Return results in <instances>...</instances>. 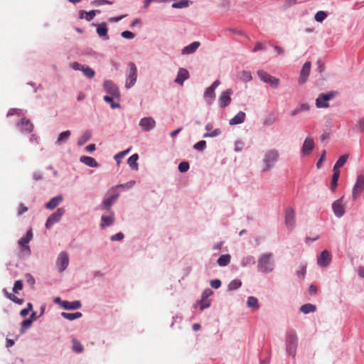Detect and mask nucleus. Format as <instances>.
I'll use <instances>...</instances> for the list:
<instances>
[{
	"label": "nucleus",
	"mask_w": 364,
	"mask_h": 364,
	"mask_svg": "<svg viewBox=\"0 0 364 364\" xmlns=\"http://www.w3.org/2000/svg\"><path fill=\"white\" fill-rule=\"evenodd\" d=\"M31 324H32V321L30 318L24 320L21 323V332L23 333L24 331V330L30 328Z\"/></svg>",
	"instance_id": "obj_48"
},
{
	"label": "nucleus",
	"mask_w": 364,
	"mask_h": 364,
	"mask_svg": "<svg viewBox=\"0 0 364 364\" xmlns=\"http://www.w3.org/2000/svg\"><path fill=\"white\" fill-rule=\"evenodd\" d=\"M28 208L26 206H24L23 204H20L18 209V214L21 215L26 212Z\"/></svg>",
	"instance_id": "obj_63"
},
{
	"label": "nucleus",
	"mask_w": 364,
	"mask_h": 364,
	"mask_svg": "<svg viewBox=\"0 0 364 364\" xmlns=\"http://www.w3.org/2000/svg\"><path fill=\"white\" fill-rule=\"evenodd\" d=\"M232 91L231 90H227L222 92L220 98L219 102L222 107H225L228 106L231 102L230 95H232Z\"/></svg>",
	"instance_id": "obj_19"
},
{
	"label": "nucleus",
	"mask_w": 364,
	"mask_h": 364,
	"mask_svg": "<svg viewBox=\"0 0 364 364\" xmlns=\"http://www.w3.org/2000/svg\"><path fill=\"white\" fill-rule=\"evenodd\" d=\"M129 73L127 77L125 86L127 88L132 87L136 81L137 69L134 63H129Z\"/></svg>",
	"instance_id": "obj_7"
},
{
	"label": "nucleus",
	"mask_w": 364,
	"mask_h": 364,
	"mask_svg": "<svg viewBox=\"0 0 364 364\" xmlns=\"http://www.w3.org/2000/svg\"><path fill=\"white\" fill-rule=\"evenodd\" d=\"M33 237V232L31 230H29L26 235L22 237L19 241L18 245L21 246V251L26 255H28L31 253V249L28 245V242L31 240Z\"/></svg>",
	"instance_id": "obj_6"
},
{
	"label": "nucleus",
	"mask_w": 364,
	"mask_h": 364,
	"mask_svg": "<svg viewBox=\"0 0 364 364\" xmlns=\"http://www.w3.org/2000/svg\"><path fill=\"white\" fill-rule=\"evenodd\" d=\"M17 126L21 132L31 133L33 129V124L26 118H23Z\"/></svg>",
	"instance_id": "obj_17"
},
{
	"label": "nucleus",
	"mask_w": 364,
	"mask_h": 364,
	"mask_svg": "<svg viewBox=\"0 0 364 364\" xmlns=\"http://www.w3.org/2000/svg\"><path fill=\"white\" fill-rule=\"evenodd\" d=\"M82 306L80 301H64L63 302V308L66 310H75L79 309Z\"/></svg>",
	"instance_id": "obj_25"
},
{
	"label": "nucleus",
	"mask_w": 364,
	"mask_h": 364,
	"mask_svg": "<svg viewBox=\"0 0 364 364\" xmlns=\"http://www.w3.org/2000/svg\"><path fill=\"white\" fill-rule=\"evenodd\" d=\"M241 285H242V282L240 280L234 279L232 282H230V284H228V289L230 291L235 290V289H238L239 287H240Z\"/></svg>",
	"instance_id": "obj_42"
},
{
	"label": "nucleus",
	"mask_w": 364,
	"mask_h": 364,
	"mask_svg": "<svg viewBox=\"0 0 364 364\" xmlns=\"http://www.w3.org/2000/svg\"><path fill=\"white\" fill-rule=\"evenodd\" d=\"M91 136H92V132L91 131H86L79 138L78 141H77V144L79 146H82L83 144H85L87 141L90 140V139L91 138Z\"/></svg>",
	"instance_id": "obj_34"
},
{
	"label": "nucleus",
	"mask_w": 364,
	"mask_h": 364,
	"mask_svg": "<svg viewBox=\"0 0 364 364\" xmlns=\"http://www.w3.org/2000/svg\"><path fill=\"white\" fill-rule=\"evenodd\" d=\"M348 159V154H344L341 156L334 164L333 171H340V168H341L346 163Z\"/></svg>",
	"instance_id": "obj_29"
},
{
	"label": "nucleus",
	"mask_w": 364,
	"mask_h": 364,
	"mask_svg": "<svg viewBox=\"0 0 364 364\" xmlns=\"http://www.w3.org/2000/svg\"><path fill=\"white\" fill-rule=\"evenodd\" d=\"M122 36L124 38H127V39H132L134 38V34L129 31H123L122 33H121Z\"/></svg>",
	"instance_id": "obj_53"
},
{
	"label": "nucleus",
	"mask_w": 364,
	"mask_h": 364,
	"mask_svg": "<svg viewBox=\"0 0 364 364\" xmlns=\"http://www.w3.org/2000/svg\"><path fill=\"white\" fill-rule=\"evenodd\" d=\"M333 173L331 182V190L334 192L338 184V180L340 176V171H333Z\"/></svg>",
	"instance_id": "obj_36"
},
{
	"label": "nucleus",
	"mask_w": 364,
	"mask_h": 364,
	"mask_svg": "<svg viewBox=\"0 0 364 364\" xmlns=\"http://www.w3.org/2000/svg\"><path fill=\"white\" fill-rule=\"evenodd\" d=\"M189 169V164L186 161H183L178 165V170L182 172H186Z\"/></svg>",
	"instance_id": "obj_49"
},
{
	"label": "nucleus",
	"mask_w": 364,
	"mask_h": 364,
	"mask_svg": "<svg viewBox=\"0 0 364 364\" xmlns=\"http://www.w3.org/2000/svg\"><path fill=\"white\" fill-rule=\"evenodd\" d=\"M296 0H286L284 3V7L289 8L291 6H294L296 4Z\"/></svg>",
	"instance_id": "obj_62"
},
{
	"label": "nucleus",
	"mask_w": 364,
	"mask_h": 364,
	"mask_svg": "<svg viewBox=\"0 0 364 364\" xmlns=\"http://www.w3.org/2000/svg\"><path fill=\"white\" fill-rule=\"evenodd\" d=\"M220 134V130L219 129H216L213 132H212L211 133H206V134H205L203 135V137H205V138H207V137H214V136H218Z\"/></svg>",
	"instance_id": "obj_52"
},
{
	"label": "nucleus",
	"mask_w": 364,
	"mask_h": 364,
	"mask_svg": "<svg viewBox=\"0 0 364 364\" xmlns=\"http://www.w3.org/2000/svg\"><path fill=\"white\" fill-rule=\"evenodd\" d=\"M245 113L239 112L233 118L230 120L231 125H235L242 123L245 121Z\"/></svg>",
	"instance_id": "obj_27"
},
{
	"label": "nucleus",
	"mask_w": 364,
	"mask_h": 364,
	"mask_svg": "<svg viewBox=\"0 0 364 364\" xmlns=\"http://www.w3.org/2000/svg\"><path fill=\"white\" fill-rule=\"evenodd\" d=\"M124 238V234L122 232H118L111 237V240L119 241Z\"/></svg>",
	"instance_id": "obj_55"
},
{
	"label": "nucleus",
	"mask_w": 364,
	"mask_h": 364,
	"mask_svg": "<svg viewBox=\"0 0 364 364\" xmlns=\"http://www.w3.org/2000/svg\"><path fill=\"white\" fill-rule=\"evenodd\" d=\"M118 197H119V193H117L113 194L112 196L105 198L103 200L100 208L102 210H109L110 207L115 202V200L118 198Z\"/></svg>",
	"instance_id": "obj_18"
},
{
	"label": "nucleus",
	"mask_w": 364,
	"mask_h": 364,
	"mask_svg": "<svg viewBox=\"0 0 364 364\" xmlns=\"http://www.w3.org/2000/svg\"><path fill=\"white\" fill-rule=\"evenodd\" d=\"M325 159H326V151L323 150L322 151V154H321V156L319 160L318 161V162L316 164V166L318 168H321V167L322 166V162L323 161H325Z\"/></svg>",
	"instance_id": "obj_54"
},
{
	"label": "nucleus",
	"mask_w": 364,
	"mask_h": 364,
	"mask_svg": "<svg viewBox=\"0 0 364 364\" xmlns=\"http://www.w3.org/2000/svg\"><path fill=\"white\" fill-rule=\"evenodd\" d=\"M257 75L260 78L261 80L266 83H269L274 88H277L279 83V79L275 77H273L266 73L265 71L260 70L257 71Z\"/></svg>",
	"instance_id": "obj_8"
},
{
	"label": "nucleus",
	"mask_w": 364,
	"mask_h": 364,
	"mask_svg": "<svg viewBox=\"0 0 364 364\" xmlns=\"http://www.w3.org/2000/svg\"><path fill=\"white\" fill-rule=\"evenodd\" d=\"M364 191V175L357 176L355 183L352 190V198L355 200Z\"/></svg>",
	"instance_id": "obj_5"
},
{
	"label": "nucleus",
	"mask_w": 364,
	"mask_h": 364,
	"mask_svg": "<svg viewBox=\"0 0 364 364\" xmlns=\"http://www.w3.org/2000/svg\"><path fill=\"white\" fill-rule=\"evenodd\" d=\"M316 309V307L315 305L311 304H306L304 305H302L300 308V310L304 314H309L311 312H314Z\"/></svg>",
	"instance_id": "obj_37"
},
{
	"label": "nucleus",
	"mask_w": 364,
	"mask_h": 364,
	"mask_svg": "<svg viewBox=\"0 0 364 364\" xmlns=\"http://www.w3.org/2000/svg\"><path fill=\"white\" fill-rule=\"evenodd\" d=\"M200 43L198 41H194L191 43L190 45L184 47L182 50L183 55H189L196 52V50L198 48Z\"/></svg>",
	"instance_id": "obj_24"
},
{
	"label": "nucleus",
	"mask_w": 364,
	"mask_h": 364,
	"mask_svg": "<svg viewBox=\"0 0 364 364\" xmlns=\"http://www.w3.org/2000/svg\"><path fill=\"white\" fill-rule=\"evenodd\" d=\"M205 147H206V141H203V140L197 142L194 145V149L198 151H203Z\"/></svg>",
	"instance_id": "obj_50"
},
{
	"label": "nucleus",
	"mask_w": 364,
	"mask_h": 364,
	"mask_svg": "<svg viewBox=\"0 0 364 364\" xmlns=\"http://www.w3.org/2000/svg\"><path fill=\"white\" fill-rule=\"evenodd\" d=\"M139 127L145 132H149L156 126V121L152 117L141 118L139 123Z\"/></svg>",
	"instance_id": "obj_11"
},
{
	"label": "nucleus",
	"mask_w": 364,
	"mask_h": 364,
	"mask_svg": "<svg viewBox=\"0 0 364 364\" xmlns=\"http://www.w3.org/2000/svg\"><path fill=\"white\" fill-rule=\"evenodd\" d=\"M130 151V149H128L125 151H121L114 156V159L119 164L121 159L124 158L129 152Z\"/></svg>",
	"instance_id": "obj_47"
},
{
	"label": "nucleus",
	"mask_w": 364,
	"mask_h": 364,
	"mask_svg": "<svg viewBox=\"0 0 364 364\" xmlns=\"http://www.w3.org/2000/svg\"><path fill=\"white\" fill-rule=\"evenodd\" d=\"M272 258L273 254L271 252L262 254L258 259V270L264 273L272 272L274 266Z\"/></svg>",
	"instance_id": "obj_1"
},
{
	"label": "nucleus",
	"mask_w": 364,
	"mask_h": 364,
	"mask_svg": "<svg viewBox=\"0 0 364 364\" xmlns=\"http://www.w3.org/2000/svg\"><path fill=\"white\" fill-rule=\"evenodd\" d=\"M297 341L298 340L295 332L290 331L287 335V350L289 354L293 357L296 355Z\"/></svg>",
	"instance_id": "obj_4"
},
{
	"label": "nucleus",
	"mask_w": 364,
	"mask_h": 364,
	"mask_svg": "<svg viewBox=\"0 0 364 364\" xmlns=\"http://www.w3.org/2000/svg\"><path fill=\"white\" fill-rule=\"evenodd\" d=\"M212 294L213 291L210 289H207L203 291L202 294V299H203V300L207 299V298L210 296Z\"/></svg>",
	"instance_id": "obj_60"
},
{
	"label": "nucleus",
	"mask_w": 364,
	"mask_h": 364,
	"mask_svg": "<svg viewBox=\"0 0 364 364\" xmlns=\"http://www.w3.org/2000/svg\"><path fill=\"white\" fill-rule=\"evenodd\" d=\"M285 225L288 229L292 230L295 227V212L291 207H288L284 213Z\"/></svg>",
	"instance_id": "obj_9"
},
{
	"label": "nucleus",
	"mask_w": 364,
	"mask_h": 364,
	"mask_svg": "<svg viewBox=\"0 0 364 364\" xmlns=\"http://www.w3.org/2000/svg\"><path fill=\"white\" fill-rule=\"evenodd\" d=\"M188 6H189V1H188V0H181L178 2H177V3H174L172 5V7L173 8H176V9H181V8L188 7Z\"/></svg>",
	"instance_id": "obj_44"
},
{
	"label": "nucleus",
	"mask_w": 364,
	"mask_h": 364,
	"mask_svg": "<svg viewBox=\"0 0 364 364\" xmlns=\"http://www.w3.org/2000/svg\"><path fill=\"white\" fill-rule=\"evenodd\" d=\"M231 257L230 255H223L218 259V264L220 267L227 266L230 262Z\"/></svg>",
	"instance_id": "obj_33"
},
{
	"label": "nucleus",
	"mask_w": 364,
	"mask_h": 364,
	"mask_svg": "<svg viewBox=\"0 0 364 364\" xmlns=\"http://www.w3.org/2000/svg\"><path fill=\"white\" fill-rule=\"evenodd\" d=\"M357 127L360 132H364V117L358 121Z\"/></svg>",
	"instance_id": "obj_57"
},
{
	"label": "nucleus",
	"mask_w": 364,
	"mask_h": 364,
	"mask_svg": "<svg viewBox=\"0 0 364 364\" xmlns=\"http://www.w3.org/2000/svg\"><path fill=\"white\" fill-rule=\"evenodd\" d=\"M107 24L105 22L100 23L97 28V33L100 37H102L105 40H108Z\"/></svg>",
	"instance_id": "obj_26"
},
{
	"label": "nucleus",
	"mask_w": 364,
	"mask_h": 364,
	"mask_svg": "<svg viewBox=\"0 0 364 364\" xmlns=\"http://www.w3.org/2000/svg\"><path fill=\"white\" fill-rule=\"evenodd\" d=\"M71 67L73 69L75 70H82L84 65H81L77 62H74L71 64Z\"/></svg>",
	"instance_id": "obj_58"
},
{
	"label": "nucleus",
	"mask_w": 364,
	"mask_h": 364,
	"mask_svg": "<svg viewBox=\"0 0 364 364\" xmlns=\"http://www.w3.org/2000/svg\"><path fill=\"white\" fill-rule=\"evenodd\" d=\"M63 200L62 196H57L52 198L46 204V208L49 210H53L56 208Z\"/></svg>",
	"instance_id": "obj_23"
},
{
	"label": "nucleus",
	"mask_w": 364,
	"mask_h": 364,
	"mask_svg": "<svg viewBox=\"0 0 364 364\" xmlns=\"http://www.w3.org/2000/svg\"><path fill=\"white\" fill-rule=\"evenodd\" d=\"M65 213V209L63 208H58V210L53 214H51L46 223V227L49 229L53 224L60 221V218Z\"/></svg>",
	"instance_id": "obj_10"
},
{
	"label": "nucleus",
	"mask_w": 364,
	"mask_h": 364,
	"mask_svg": "<svg viewBox=\"0 0 364 364\" xmlns=\"http://www.w3.org/2000/svg\"><path fill=\"white\" fill-rule=\"evenodd\" d=\"M104 89L112 96L118 98L120 95L119 91L117 85L111 80H106L104 82Z\"/></svg>",
	"instance_id": "obj_12"
},
{
	"label": "nucleus",
	"mask_w": 364,
	"mask_h": 364,
	"mask_svg": "<svg viewBox=\"0 0 364 364\" xmlns=\"http://www.w3.org/2000/svg\"><path fill=\"white\" fill-rule=\"evenodd\" d=\"M248 307L252 308L253 311L257 310L259 308L258 300L255 296H249L247 301Z\"/></svg>",
	"instance_id": "obj_31"
},
{
	"label": "nucleus",
	"mask_w": 364,
	"mask_h": 364,
	"mask_svg": "<svg viewBox=\"0 0 364 364\" xmlns=\"http://www.w3.org/2000/svg\"><path fill=\"white\" fill-rule=\"evenodd\" d=\"M138 158H139L138 154H134L132 156H131L129 158L128 161H127V163H128L129 166L133 170H137L138 169V164H137V162H136L137 160H138Z\"/></svg>",
	"instance_id": "obj_35"
},
{
	"label": "nucleus",
	"mask_w": 364,
	"mask_h": 364,
	"mask_svg": "<svg viewBox=\"0 0 364 364\" xmlns=\"http://www.w3.org/2000/svg\"><path fill=\"white\" fill-rule=\"evenodd\" d=\"M279 154L276 149H270L265 152L263 157L264 168L263 171H269L274 167L275 164L279 161Z\"/></svg>",
	"instance_id": "obj_2"
},
{
	"label": "nucleus",
	"mask_w": 364,
	"mask_h": 364,
	"mask_svg": "<svg viewBox=\"0 0 364 364\" xmlns=\"http://www.w3.org/2000/svg\"><path fill=\"white\" fill-rule=\"evenodd\" d=\"M82 72L88 78H92L95 76V74L94 70L92 69L91 68H90L87 65H84V67H83V68L82 70Z\"/></svg>",
	"instance_id": "obj_41"
},
{
	"label": "nucleus",
	"mask_w": 364,
	"mask_h": 364,
	"mask_svg": "<svg viewBox=\"0 0 364 364\" xmlns=\"http://www.w3.org/2000/svg\"><path fill=\"white\" fill-rule=\"evenodd\" d=\"M337 95L336 92L331 91L326 94H320L316 100V105L318 108H327L329 107L328 101Z\"/></svg>",
	"instance_id": "obj_3"
},
{
	"label": "nucleus",
	"mask_w": 364,
	"mask_h": 364,
	"mask_svg": "<svg viewBox=\"0 0 364 364\" xmlns=\"http://www.w3.org/2000/svg\"><path fill=\"white\" fill-rule=\"evenodd\" d=\"M331 260V256L327 250L321 252V255L317 259V263L321 267H326L329 264Z\"/></svg>",
	"instance_id": "obj_16"
},
{
	"label": "nucleus",
	"mask_w": 364,
	"mask_h": 364,
	"mask_svg": "<svg viewBox=\"0 0 364 364\" xmlns=\"http://www.w3.org/2000/svg\"><path fill=\"white\" fill-rule=\"evenodd\" d=\"M210 286L214 289H218L221 286V282L219 279L211 280Z\"/></svg>",
	"instance_id": "obj_56"
},
{
	"label": "nucleus",
	"mask_w": 364,
	"mask_h": 364,
	"mask_svg": "<svg viewBox=\"0 0 364 364\" xmlns=\"http://www.w3.org/2000/svg\"><path fill=\"white\" fill-rule=\"evenodd\" d=\"M73 350L77 353H81L83 351L82 345L76 339L73 340Z\"/></svg>",
	"instance_id": "obj_43"
},
{
	"label": "nucleus",
	"mask_w": 364,
	"mask_h": 364,
	"mask_svg": "<svg viewBox=\"0 0 364 364\" xmlns=\"http://www.w3.org/2000/svg\"><path fill=\"white\" fill-rule=\"evenodd\" d=\"M69 264L68 255L65 252H62L58 255L56 264L60 272H63Z\"/></svg>",
	"instance_id": "obj_13"
},
{
	"label": "nucleus",
	"mask_w": 364,
	"mask_h": 364,
	"mask_svg": "<svg viewBox=\"0 0 364 364\" xmlns=\"http://www.w3.org/2000/svg\"><path fill=\"white\" fill-rule=\"evenodd\" d=\"M332 208L333 210L334 214L338 217L341 218L343 216L345 213V207L343 204V197L340 199L336 200L333 205Z\"/></svg>",
	"instance_id": "obj_15"
},
{
	"label": "nucleus",
	"mask_w": 364,
	"mask_h": 364,
	"mask_svg": "<svg viewBox=\"0 0 364 364\" xmlns=\"http://www.w3.org/2000/svg\"><path fill=\"white\" fill-rule=\"evenodd\" d=\"M62 317H63L65 319H68L69 321H73L77 318H79L82 317V313L80 312H75V313H66V312H62L61 313Z\"/></svg>",
	"instance_id": "obj_32"
},
{
	"label": "nucleus",
	"mask_w": 364,
	"mask_h": 364,
	"mask_svg": "<svg viewBox=\"0 0 364 364\" xmlns=\"http://www.w3.org/2000/svg\"><path fill=\"white\" fill-rule=\"evenodd\" d=\"M80 161L86 164L87 166L90 167H97L99 166L98 163L96 161V160L90 156H82L80 158Z\"/></svg>",
	"instance_id": "obj_28"
},
{
	"label": "nucleus",
	"mask_w": 364,
	"mask_h": 364,
	"mask_svg": "<svg viewBox=\"0 0 364 364\" xmlns=\"http://www.w3.org/2000/svg\"><path fill=\"white\" fill-rule=\"evenodd\" d=\"M71 135V132L70 131H65L60 134L58 139L56 141L57 144H61L65 141H67Z\"/></svg>",
	"instance_id": "obj_39"
},
{
	"label": "nucleus",
	"mask_w": 364,
	"mask_h": 364,
	"mask_svg": "<svg viewBox=\"0 0 364 364\" xmlns=\"http://www.w3.org/2000/svg\"><path fill=\"white\" fill-rule=\"evenodd\" d=\"M215 90L209 87L204 92V98L208 102L211 103L215 99Z\"/></svg>",
	"instance_id": "obj_30"
},
{
	"label": "nucleus",
	"mask_w": 364,
	"mask_h": 364,
	"mask_svg": "<svg viewBox=\"0 0 364 364\" xmlns=\"http://www.w3.org/2000/svg\"><path fill=\"white\" fill-rule=\"evenodd\" d=\"M326 16L327 15L324 11H319L315 14L314 18L318 22H322Z\"/></svg>",
	"instance_id": "obj_45"
},
{
	"label": "nucleus",
	"mask_w": 364,
	"mask_h": 364,
	"mask_svg": "<svg viewBox=\"0 0 364 364\" xmlns=\"http://www.w3.org/2000/svg\"><path fill=\"white\" fill-rule=\"evenodd\" d=\"M231 2L230 0H222L220 3V6L223 9H228L230 6Z\"/></svg>",
	"instance_id": "obj_61"
},
{
	"label": "nucleus",
	"mask_w": 364,
	"mask_h": 364,
	"mask_svg": "<svg viewBox=\"0 0 364 364\" xmlns=\"http://www.w3.org/2000/svg\"><path fill=\"white\" fill-rule=\"evenodd\" d=\"M4 293L5 294V295L6 296L7 298L11 299L14 302L18 304H22L23 303V299H18L14 294L9 293L6 289H4Z\"/></svg>",
	"instance_id": "obj_40"
},
{
	"label": "nucleus",
	"mask_w": 364,
	"mask_h": 364,
	"mask_svg": "<svg viewBox=\"0 0 364 364\" xmlns=\"http://www.w3.org/2000/svg\"><path fill=\"white\" fill-rule=\"evenodd\" d=\"M314 142L313 139L311 138H306L303 144L301 152L304 155H309L311 152V151L314 149Z\"/></svg>",
	"instance_id": "obj_20"
},
{
	"label": "nucleus",
	"mask_w": 364,
	"mask_h": 364,
	"mask_svg": "<svg viewBox=\"0 0 364 364\" xmlns=\"http://www.w3.org/2000/svg\"><path fill=\"white\" fill-rule=\"evenodd\" d=\"M308 291H309V294H311V295L316 294L317 292V287L315 285L311 284L309 287Z\"/></svg>",
	"instance_id": "obj_64"
},
{
	"label": "nucleus",
	"mask_w": 364,
	"mask_h": 364,
	"mask_svg": "<svg viewBox=\"0 0 364 364\" xmlns=\"http://www.w3.org/2000/svg\"><path fill=\"white\" fill-rule=\"evenodd\" d=\"M311 66V64L309 61L306 62L304 64V65L301 70L300 76L299 78V84H304V82H306L308 77L309 75V73H310Z\"/></svg>",
	"instance_id": "obj_14"
},
{
	"label": "nucleus",
	"mask_w": 364,
	"mask_h": 364,
	"mask_svg": "<svg viewBox=\"0 0 364 364\" xmlns=\"http://www.w3.org/2000/svg\"><path fill=\"white\" fill-rule=\"evenodd\" d=\"M210 306V301L207 299L203 300V299L200 301V310L203 311L205 308H208Z\"/></svg>",
	"instance_id": "obj_59"
},
{
	"label": "nucleus",
	"mask_w": 364,
	"mask_h": 364,
	"mask_svg": "<svg viewBox=\"0 0 364 364\" xmlns=\"http://www.w3.org/2000/svg\"><path fill=\"white\" fill-rule=\"evenodd\" d=\"M80 18H85L87 21H92L95 16V11H90L89 12H87L85 11H80Z\"/></svg>",
	"instance_id": "obj_38"
},
{
	"label": "nucleus",
	"mask_w": 364,
	"mask_h": 364,
	"mask_svg": "<svg viewBox=\"0 0 364 364\" xmlns=\"http://www.w3.org/2000/svg\"><path fill=\"white\" fill-rule=\"evenodd\" d=\"M189 78V73L185 68H180L178 71V74L175 82L181 85L183 84V82Z\"/></svg>",
	"instance_id": "obj_21"
},
{
	"label": "nucleus",
	"mask_w": 364,
	"mask_h": 364,
	"mask_svg": "<svg viewBox=\"0 0 364 364\" xmlns=\"http://www.w3.org/2000/svg\"><path fill=\"white\" fill-rule=\"evenodd\" d=\"M23 289V282L21 280H17L14 283V286L13 288V291L14 293H18V291H21Z\"/></svg>",
	"instance_id": "obj_51"
},
{
	"label": "nucleus",
	"mask_w": 364,
	"mask_h": 364,
	"mask_svg": "<svg viewBox=\"0 0 364 364\" xmlns=\"http://www.w3.org/2000/svg\"><path fill=\"white\" fill-rule=\"evenodd\" d=\"M114 214L112 211L109 213L108 215H102L101 218V227L104 228L106 226H109L114 223Z\"/></svg>",
	"instance_id": "obj_22"
},
{
	"label": "nucleus",
	"mask_w": 364,
	"mask_h": 364,
	"mask_svg": "<svg viewBox=\"0 0 364 364\" xmlns=\"http://www.w3.org/2000/svg\"><path fill=\"white\" fill-rule=\"evenodd\" d=\"M104 100L110 104L112 108H117L119 107V105L117 103H114L113 101V96L105 95L104 97Z\"/></svg>",
	"instance_id": "obj_46"
}]
</instances>
